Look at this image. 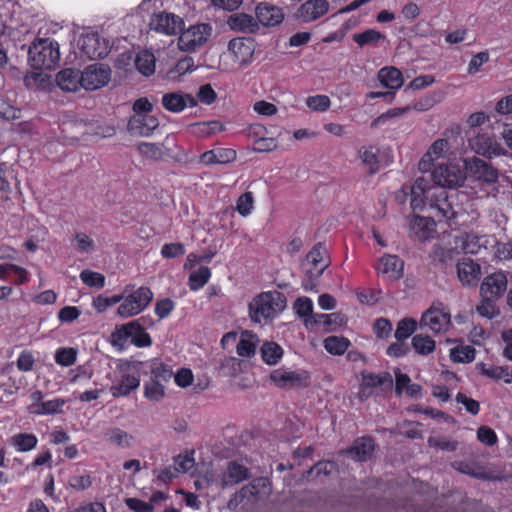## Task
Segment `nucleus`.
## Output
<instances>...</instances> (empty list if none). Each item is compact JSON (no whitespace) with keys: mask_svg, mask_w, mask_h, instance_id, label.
Listing matches in <instances>:
<instances>
[{"mask_svg":"<svg viewBox=\"0 0 512 512\" xmlns=\"http://www.w3.org/2000/svg\"><path fill=\"white\" fill-rule=\"evenodd\" d=\"M453 362L469 363L475 358V349L470 345H461L453 348L450 352Z\"/></svg>","mask_w":512,"mask_h":512,"instance_id":"47","label":"nucleus"},{"mask_svg":"<svg viewBox=\"0 0 512 512\" xmlns=\"http://www.w3.org/2000/svg\"><path fill=\"white\" fill-rule=\"evenodd\" d=\"M453 467L463 473V474H467V475H471L475 478H480V479H487L488 476L483 472L481 471L479 468L475 467L474 464L472 463H468V462H455L453 463Z\"/></svg>","mask_w":512,"mask_h":512,"instance_id":"58","label":"nucleus"},{"mask_svg":"<svg viewBox=\"0 0 512 512\" xmlns=\"http://www.w3.org/2000/svg\"><path fill=\"white\" fill-rule=\"evenodd\" d=\"M417 323L411 318H405L398 322L394 336L398 341L409 338L416 330Z\"/></svg>","mask_w":512,"mask_h":512,"instance_id":"49","label":"nucleus"},{"mask_svg":"<svg viewBox=\"0 0 512 512\" xmlns=\"http://www.w3.org/2000/svg\"><path fill=\"white\" fill-rule=\"evenodd\" d=\"M78 47L87 59H102L110 51L109 43L96 32H86L78 40Z\"/></svg>","mask_w":512,"mask_h":512,"instance_id":"8","label":"nucleus"},{"mask_svg":"<svg viewBox=\"0 0 512 512\" xmlns=\"http://www.w3.org/2000/svg\"><path fill=\"white\" fill-rule=\"evenodd\" d=\"M283 306L284 302L280 292H263L250 302L249 315L253 322L261 324L274 318L277 312L283 309Z\"/></svg>","mask_w":512,"mask_h":512,"instance_id":"1","label":"nucleus"},{"mask_svg":"<svg viewBox=\"0 0 512 512\" xmlns=\"http://www.w3.org/2000/svg\"><path fill=\"white\" fill-rule=\"evenodd\" d=\"M254 53L252 43L243 38H234L228 44V55L237 65L248 63Z\"/></svg>","mask_w":512,"mask_h":512,"instance_id":"21","label":"nucleus"},{"mask_svg":"<svg viewBox=\"0 0 512 512\" xmlns=\"http://www.w3.org/2000/svg\"><path fill=\"white\" fill-rule=\"evenodd\" d=\"M56 82L63 91L75 92L82 87V73L72 68L63 69L57 74Z\"/></svg>","mask_w":512,"mask_h":512,"instance_id":"27","label":"nucleus"},{"mask_svg":"<svg viewBox=\"0 0 512 512\" xmlns=\"http://www.w3.org/2000/svg\"><path fill=\"white\" fill-rule=\"evenodd\" d=\"M328 266L327 251L323 244L318 243L307 254L303 264L305 273L309 276V280L303 282L304 289L311 290L314 286L311 279L320 277Z\"/></svg>","mask_w":512,"mask_h":512,"instance_id":"6","label":"nucleus"},{"mask_svg":"<svg viewBox=\"0 0 512 512\" xmlns=\"http://www.w3.org/2000/svg\"><path fill=\"white\" fill-rule=\"evenodd\" d=\"M9 443L18 452H28L37 446L38 439L32 433H17L10 437Z\"/></svg>","mask_w":512,"mask_h":512,"instance_id":"37","label":"nucleus"},{"mask_svg":"<svg viewBox=\"0 0 512 512\" xmlns=\"http://www.w3.org/2000/svg\"><path fill=\"white\" fill-rule=\"evenodd\" d=\"M213 34L210 23H196L183 29L178 38V48L184 52H194L204 47Z\"/></svg>","mask_w":512,"mask_h":512,"instance_id":"3","label":"nucleus"},{"mask_svg":"<svg viewBox=\"0 0 512 512\" xmlns=\"http://www.w3.org/2000/svg\"><path fill=\"white\" fill-rule=\"evenodd\" d=\"M153 292L147 286H141L132 293L124 296L117 308L120 318L134 317L143 312L153 300Z\"/></svg>","mask_w":512,"mask_h":512,"instance_id":"5","label":"nucleus"},{"mask_svg":"<svg viewBox=\"0 0 512 512\" xmlns=\"http://www.w3.org/2000/svg\"><path fill=\"white\" fill-rule=\"evenodd\" d=\"M448 149V141L446 139L436 140L429 148L427 153L422 157L419 162V169L427 171L430 168L431 162L443 155Z\"/></svg>","mask_w":512,"mask_h":512,"instance_id":"33","label":"nucleus"},{"mask_svg":"<svg viewBox=\"0 0 512 512\" xmlns=\"http://www.w3.org/2000/svg\"><path fill=\"white\" fill-rule=\"evenodd\" d=\"M270 379L279 388L291 389L302 386L306 377L298 372L280 368L271 373Z\"/></svg>","mask_w":512,"mask_h":512,"instance_id":"23","label":"nucleus"},{"mask_svg":"<svg viewBox=\"0 0 512 512\" xmlns=\"http://www.w3.org/2000/svg\"><path fill=\"white\" fill-rule=\"evenodd\" d=\"M229 28L241 33H255L259 29L257 18L246 13H234L227 20Z\"/></svg>","mask_w":512,"mask_h":512,"instance_id":"25","label":"nucleus"},{"mask_svg":"<svg viewBox=\"0 0 512 512\" xmlns=\"http://www.w3.org/2000/svg\"><path fill=\"white\" fill-rule=\"evenodd\" d=\"M159 126L157 118L151 115H135L128 124L131 133L148 137Z\"/></svg>","mask_w":512,"mask_h":512,"instance_id":"24","label":"nucleus"},{"mask_svg":"<svg viewBox=\"0 0 512 512\" xmlns=\"http://www.w3.org/2000/svg\"><path fill=\"white\" fill-rule=\"evenodd\" d=\"M165 396V385L153 379L144 384V397L150 401L159 402Z\"/></svg>","mask_w":512,"mask_h":512,"instance_id":"43","label":"nucleus"},{"mask_svg":"<svg viewBox=\"0 0 512 512\" xmlns=\"http://www.w3.org/2000/svg\"><path fill=\"white\" fill-rule=\"evenodd\" d=\"M464 168L469 177L486 184L495 183L498 179V171L492 165L477 157L465 159Z\"/></svg>","mask_w":512,"mask_h":512,"instance_id":"11","label":"nucleus"},{"mask_svg":"<svg viewBox=\"0 0 512 512\" xmlns=\"http://www.w3.org/2000/svg\"><path fill=\"white\" fill-rule=\"evenodd\" d=\"M77 351L74 348H59L55 353V362L68 367L76 362Z\"/></svg>","mask_w":512,"mask_h":512,"instance_id":"54","label":"nucleus"},{"mask_svg":"<svg viewBox=\"0 0 512 512\" xmlns=\"http://www.w3.org/2000/svg\"><path fill=\"white\" fill-rule=\"evenodd\" d=\"M80 279L85 285L93 288L101 289L105 285V276L91 270H83L80 273Z\"/></svg>","mask_w":512,"mask_h":512,"instance_id":"50","label":"nucleus"},{"mask_svg":"<svg viewBox=\"0 0 512 512\" xmlns=\"http://www.w3.org/2000/svg\"><path fill=\"white\" fill-rule=\"evenodd\" d=\"M255 15L258 25L264 27L279 25L284 19L282 9L267 2H261L256 6Z\"/></svg>","mask_w":512,"mask_h":512,"instance_id":"19","label":"nucleus"},{"mask_svg":"<svg viewBox=\"0 0 512 512\" xmlns=\"http://www.w3.org/2000/svg\"><path fill=\"white\" fill-rule=\"evenodd\" d=\"M248 478V469L236 462L228 464L226 471L221 476L223 488L235 485Z\"/></svg>","mask_w":512,"mask_h":512,"instance_id":"31","label":"nucleus"},{"mask_svg":"<svg viewBox=\"0 0 512 512\" xmlns=\"http://www.w3.org/2000/svg\"><path fill=\"white\" fill-rule=\"evenodd\" d=\"M260 484H265V480L258 479L257 481L252 482L251 484L244 486L238 493L234 495V498L231 499L228 503L229 508L231 509L233 503L237 504L239 501H242L245 498H250L256 496L258 494V486Z\"/></svg>","mask_w":512,"mask_h":512,"instance_id":"48","label":"nucleus"},{"mask_svg":"<svg viewBox=\"0 0 512 512\" xmlns=\"http://www.w3.org/2000/svg\"><path fill=\"white\" fill-rule=\"evenodd\" d=\"M34 365H35V358H34L32 352L27 351V350L22 351L16 360V366L22 372L31 371L33 369Z\"/></svg>","mask_w":512,"mask_h":512,"instance_id":"61","label":"nucleus"},{"mask_svg":"<svg viewBox=\"0 0 512 512\" xmlns=\"http://www.w3.org/2000/svg\"><path fill=\"white\" fill-rule=\"evenodd\" d=\"M105 438L110 443L122 449H128L133 445L134 437L125 430L118 427H111L106 430Z\"/></svg>","mask_w":512,"mask_h":512,"instance_id":"35","label":"nucleus"},{"mask_svg":"<svg viewBox=\"0 0 512 512\" xmlns=\"http://www.w3.org/2000/svg\"><path fill=\"white\" fill-rule=\"evenodd\" d=\"M283 350L275 342H266L261 347V356L265 363L275 365L281 359Z\"/></svg>","mask_w":512,"mask_h":512,"instance_id":"41","label":"nucleus"},{"mask_svg":"<svg viewBox=\"0 0 512 512\" xmlns=\"http://www.w3.org/2000/svg\"><path fill=\"white\" fill-rule=\"evenodd\" d=\"M111 70L104 64H92L82 72V87L85 90H96L108 84Z\"/></svg>","mask_w":512,"mask_h":512,"instance_id":"13","label":"nucleus"},{"mask_svg":"<svg viewBox=\"0 0 512 512\" xmlns=\"http://www.w3.org/2000/svg\"><path fill=\"white\" fill-rule=\"evenodd\" d=\"M507 289V276L499 271L488 275L481 284V293L486 299H498Z\"/></svg>","mask_w":512,"mask_h":512,"instance_id":"17","label":"nucleus"},{"mask_svg":"<svg viewBox=\"0 0 512 512\" xmlns=\"http://www.w3.org/2000/svg\"><path fill=\"white\" fill-rule=\"evenodd\" d=\"M350 346V341L345 337L329 336L324 340V348L332 355H343Z\"/></svg>","mask_w":512,"mask_h":512,"instance_id":"40","label":"nucleus"},{"mask_svg":"<svg viewBox=\"0 0 512 512\" xmlns=\"http://www.w3.org/2000/svg\"><path fill=\"white\" fill-rule=\"evenodd\" d=\"M59 58V45L50 39H38L28 50V61L34 69H52Z\"/></svg>","mask_w":512,"mask_h":512,"instance_id":"2","label":"nucleus"},{"mask_svg":"<svg viewBox=\"0 0 512 512\" xmlns=\"http://www.w3.org/2000/svg\"><path fill=\"white\" fill-rule=\"evenodd\" d=\"M409 107H403V108H392V109H389L388 111H386L385 113H382L381 115H379L378 117H376L372 122H371V127L372 128H377L379 126H382L384 125L388 120L392 119V118H396V117H399L401 115H403L404 113H406L407 111H409Z\"/></svg>","mask_w":512,"mask_h":512,"instance_id":"55","label":"nucleus"},{"mask_svg":"<svg viewBox=\"0 0 512 512\" xmlns=\"http://www.w3.org/2000/svg\"><path fill=\"white\" fill-rule=\"evenodd\" d=\"M437 198L430 204V208L435 212L434 217L438 218V221L453 220L458 216V210L455 208L448 193L444 190H440L438 193H434Z\"/></svg>","mask_w":512,"mask_h":512,"instance_id":"18","label":"nucleus"},{"mask_svg":"<svg viewBox=\"0 0 512 512\" xmlns=\"http://www.w3.org/2000/svg\"><path fill=\"white\" fill-rule=\"evenodd\" d=\"M114 345H125L128 340L137 347H149L152 344L150 335L145 331L139 320L116 326L111 334Z\"/></svg>","mask_w":512,"mask_h":512,"instance_id":"4","label":"nucleus"},{"mask_svg":"<svg viewBox=\"0 0 512 512\" xmlns=\"http://www.w3.org/2000/svg\"><path fill=\"white\" fill-rule=\"evenodd\" d=\"M137 149L141 155L151 160H161L165 156L164 146L162 144L140 142L137 145Z\"/></svg>","mask_w":512,"mask_h":512,"instance_id":"42","label":"nucleus"},{"mask_svg":"<svg viewBox=\"0 0 512 512\" xmlns=\"http://www.w3.org/2000/svg\"><path fill=\"white\" fill-rule=\"evenodd\" d=\"M211 272L208 267L202 266L189 276V287L192 291L202 288L210 279Z\"/></svg>","mask_w":512,"mask_h":512,"instance_id":"44","label":"nucleus"},{"mask_svg":"<svg viewBox=\"0 0 512 512\" xmlns=\"http://www.w3.org/2000/svg\"><path fill=\"white\" fill-rule=\"evenodd\" d=\"M374 268L385 279L397 280L403 276L404 262L397 255L387 254L377 261Z\"/></svg>","mask_w":512,"mask_h":512,"instance_id":"16","label":"nucleus"},{"mask_svg":"<svg viewBox=\"0 0 512 512\" xmlns=\"http://www.w3.org/2000/svg\"><path fill=\"white\" fill-rule=\"evenodd\" d=\"M457 274L463 285L476 284L480 277V266L473 260L465 258L457 263Z\"/></svg>","mask_w":512,"mask_h":512,"instance_id":"26","label":"nucleus"},{"mask_svg":"<svg viewBox=\"0 0 512 512\" xmlns=\"http://www.w3.org/2000/svg\"><path fill=\"white\" fill-rule=\"evenodd\" d=\"M76 248L80 252H91L95 248V243L93 239H91L87 234L85 233H77L74 237Z\"/></svg>","mask_w":512,"mask_h":512,"instance_id":"64","label":"nucleus"},{"mask_svg":"<svg viewBox=\"0 0 512 512\" xmlns=\"http://www.w3.org/2000/svg\"><path fill=\"white\" fill-rule=\"evenodd\" d=\"M236 159V152L229 148H219L204 152L200 156L201 163L205 165L226 164Z\"/></svg>","mask_w":512,"mask_h":512,"instance_id":"29","label":"nucleus"},{"mask_svg":"<svg viewBox=\"0 0 512 512\" xmlns=\"http://www.w3.org/2000/svg\"><path fill=\"white\" fill-rule=\"evenodd\" d=\"M430 187L424 178H418L411 187L410 204L413 209H420L424 205V200L428 198Z\"/></svg>","mask_w":512,"mask_h":512,"instance_id":"34","label":"nucleus"},{"mask_svg":"<svg viewBox=\"0 0 512 512\" xmlns=\"http://www.w3.org/2000/svg\"><path fill=\"white\" fill-rule=\"evenodd\" d=\"M359 155L362 162L369 167L370 172L373 173L378 169V157L372 147L362 148Z\"/></svg>","mask_w":512,"mask_h":512,"instance_id":"59","label":"nucleus"},{"mask_svg":"<svg viewBox=\"0 0 512 512\" xmlns=\"http://www.w3.org/2000/svg\"><path fill=\"white\" fill-rule=\"evenodd\" d=\"M329 10V3L326 0H308L303 3L297 16L304 22H311L325 15Z\"/></svg>","mask_w":512,"mask_h":512,"instance_id":"22","label":"nucleus"},{"mask_svg":"<svg viewBox=\"0 0 512 512\" xmlns=\"http://www.w3.org/2000/svg\"><path fill=\"white\" fill-rule=\"evenodd\" d=\"M122 300H123L122 294L113 295L111 297L98 296L93 300V307L99 313H102V312L106 311L109 307H111L117 303L121 304Z\"/></svg>","mask_w":512,"mask_h":512,"instance_id":"56","label":"nucleus"},{"mask_svg":"<svg viewBox=\"0 0 512 512\" xmlns=\"http://www.w3.org/2000/svg\"><path fill=\"white\" fill-rule=\"evenodd\" d=\"M477 439L488 446H492L497 443V435L493 429L488 426H481L477 430Z\"/></svg>","mask_w":512,"mask_h":512,"instance_id":"62","label":"nucleus"},{"mask_svg":"<svg viewBox=\"0 0 512 512\" xmlns=\"http://www.w3.org/2000/svg\"><path fill=\"white\" fill-rule=\"evenodd\" d=\"M185 254V247L182 243H168L161 248V255L166 259H173Z\"/></svg>","mask_w":512,"mask_h":512,"instance_id":"60","label":"nucleus"},{"mask_svg":"<svg viewBox=\"0 0 512 512\" xmlns=\"http://www.w3.org/2000/svg\"><path fill=\"white\" fill-rule=\"evenodd\" d=\"M140 377L137 372H130L129 369L120 368L118 374L112 379L109 391L114 398L128 396L138 389Z\"/></svg>","mask_w":512,"mask_h":512,"instance_id":"10","label":"nucleus"},{"mask_svg":"<svg viewBox=\"0 0 512 512\" xmlns=\"http://www.w3.org/2000/svg\"><path fill=\"white\" fill-rule=\"evenodd\" d=\"M465 178V173L457 164H439L432 172L434 183L442 188H456L461 186Z\"/></svg>","mask_w":512,"mask_h":512,"instance_id":"9","label":"nucleus"},{"mask_svg":"<svg viewBox=\"0 0 512 512\" xmlns=\"http://www.w3.org/2000/svg\"><path fill=\"white\" fill-rule=\"evenodd\" d=\"M411 231L420 241L428 240L435 232V221L430 217L416 216L411 221Z\"/></svg>","mask_w":512,"mask_h":512,"instance_id":"30","label":"nucleus"},{"mask_svg":"<svg viewBox=\"0 0 512 512\" xmlns=\"http://www.w3.org/2000/svg\"><path fill=\"white\" fill-rule=\"evenodd\" d=\"M450 325L451 314L441 303L434 304L425 311L419 322L421 329H428L435 334L446 332Z\"/></svg>","mask_w":512,"mask_h":512,"instance_id":"7","label":"nucleus"},{"mask_svg":"<svg viewBox=\"0 0 512 512\" xmlns=\"http://www.w3.org/2000/svg\"><path fill=\"white\" fill-rule=\"evenodd\" d=\"M377 78L383 87L392 91L400 89L404 83L401 71L393 66L381 68L378 71Z\"/></svg>","mask_w":512,"mask_h":512,"instance_id":"28","label":"nucleus"},{"mask_svg":"<svg viewBox=\"0 0 512 512\" xmlns=\"http://www.w3.org/2000/svg\"><path fill=\"white\" fill-rule=\"evenodd\" d=\"M374 450L373 440L369 437H362L354 442V445L346 451L356 461L367 460Z\"/></svg>","mask_w":512,"mask_h":512,"instance_id":"32","label":"nucleus"},{"mask_svg":"<svg viewBox=\"0 0 512 512\" xmlns=\"http://www.w3.org/2000/svg\"><path fill=\"white\" fill-rule=\"evenodd\" d=\"M254 208V197L252 192H245L240 195L236 202V210L237 212L246 217L251 214Z\"/></svg>","mask_w":512,"mask_h":512,"instance_id":"53","label":"nucleus"},{"mask_svg":"<svg viewBox=\"0 0 512 512\" xmlns=\"http://www.w3.org/2000/svg\"><path fill=\"white\" fill-rule=\"evenodd\" d=\"M306 105L309 109L316 112H325L330 108L331 101L327 95L309 96L306 99Z\"/></svg>","mask_w":512,"mask_h":512,"instance_id":"51","label":"nucleus"},{"mask_svg":"<svg viewBox=\"0 0 512 512\" xmlns=\"http://www.w3.org/2000/svg\"><path fill=\"white\" fill-rule=\"evenodd\" d=\"M296 313L300 317H310L313 311V302L310 298L301 297L298 298L294 304Z\"/></svg>","mask_w":512,"mask_h":512,"instance_id":"63","label":"nucleus"},{"mask_svg":"<svg viewBox=\"0 0 512 512\" xmlns=\"http://www.w3.org/2000/svg\"><path fill=\"white\" fill-rule=\"evenodd\" d=\"M155 56L148 50L140 51L135 58L137 70L144 76H150L155 72Z\"/></svg>","mask_w":512,"mask_h":512,"instance_id":"39","label":"nucleus"},{"mask_svg":"<svg viewBox=\"0 0 512 512\" xmlns=\"http://www.w3.org/2000/svg\"><path fill=\"white\" fill-rule=\"evenodd\" d=\"M184 22L182 18L167 12L154 13L149 22L151 30L165 35H174L181 30Z\"/></svg>","mask_w":512,"mask_h":512,"instance_id":"14","label":"nucleus"},{"mask_svg":"<svg viewBox=\"0 0 512 512\" xmlns=\"http://www.w3.org/2000/svg\"><path fill=\"white\" fill-rule=\"evenodd\" d=\"M257 344L258 337L250 331H245L236 345L237 354L242 357H250L255 354Z\"/></svg>","mask_w":512,"mask_h":512,"instance_id":"38","label":"nucleus"},{"mask_svg":"<svg viewBox=\"0 0 512 512\" xmlns=\"http://www.w3.org/2000/svg\"><path fill=\"white\" fill-rule=\"evenodd\" d=\"M382 37L383 36L380 32L373 30V29H368L362 33H357V34L353 35L354 41L359 46L376 43Z\"/></svg>","mask_w":512,"mask_h":512,"instance_id":"57","label":"nucleus"},{"mask_svg":"<svg viewBox=\"0 0 512 512\" xmlns=\"http://www.w3.org/2000/svg\"><path fill=\"white\" fill-rule=\"evenodd\" d=\"M161 103L167 111L173 113H179L186 107H194L197 105V101L192 95L180 91L164 94Z\"/></svg>","mask_w":512,"mask_h":512,"instance_id":"20","label":"nucleus"},{"mask_svg":"<svg viewBox=\"0 0 512 512\" xmlns=\"http://www.w3.org/2000/svg\"><path fill=\"white\" fill-rule=\"evenodd\" d=\"M470 147L475 153L488 158L505 154L501 144L488 134H478L470 139Z\"/></svg>","mask_w":512,"mask_h":512,"instance_id":"15","label":"nucleus"},{"mask_svg":"<svg viewBox=\"0 0 512 512\" xmlns=\"http://www.w3.org/2000/svg\"><path fill=\"white\" fill-rule=\"evenodd\" d=\"M494 248V257L499 261L512 259V240L497 241L492 246Z\"/></svg>","mask_w":512,"mask_h":512,"instance_id":"52","label":"nucleus"},{"mask_svg":"<svg viewBox=\"0 0 512 512\" xmlns=\"http://www.w3.org/2000/svg\"><path fill=\"white\" fill-rule=\"evenodd\" d=\"M173 371L170 366L155 362L151 366L150 378L162 384L168 383L173 378Z\"/></svg>","mask_w":512,"mask_h":512,"instance_id":"46","label":"nucleus"},{"mask_svg":"<svg viewBox=\"0 0 512 512\" xmlns=\"http://www.w3.org/2000/svg\"><path fill=\"white\" fill-rule=\"evenodd\" d=\"M66 401L61 398H55L31 405V412L38 415H53L63 411Z\"/></svg>","mask_w":512,"mask_h":512,"instance_id":"36","label":"nucleus"},{"mask_svg":"<svg viewBox=\"0 0 512 512\" xmlns=\"http://www.w3.org/2000/svg\"><path fill=\"white\" fill-rule=\"evenodd\" d=\"M455 243L456 248H461L465 253L478 254L492 247L495 243V238L490 235L464 233L456 238Z\"/></svg>","mask_w":512,"mask_h":512,"instance_id":"12","label":"nucleus"},{"mask_svg":"<svg viewBox=\"0 0 512 512\" xmlns=\"http://www.w3.org/2000/svg\"><path fill=\"white\" fill-rule=\"evenodd\" d=\"M414 350L421 355H427L435 350V341L428 335L417 334L412 338Z\"/></svg>","mask_w":512,"mask_h":512,"instance_id":"45","label":"nucleus"}]
</instances>
